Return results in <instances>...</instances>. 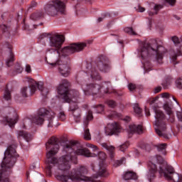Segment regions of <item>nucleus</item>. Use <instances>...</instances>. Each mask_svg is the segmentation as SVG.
Instances as JSON below:
<instances>
[{"label": "nucleus", "mask_w": 182, "mask_h": 182, "mask_svg": "<svg viewBox=\"0 0 182 182\" xmlns=\"http://www.w3.org/2000/svg\"><path fill=\"white\" fill-rule=\"evenodd\" d=\"M65 60L66 58L59 57L55 63H51L50 65L53 66V68L58 67L59 73H60L62 76H64V77H68V76L70 75V67Z\"/></svg>", "instance_id": "11"}, {"label": "nucleus", "mask_w": 182, "mask_h": 182, "mask_svg": "<svg viewBox=\"0 0 182 182\" xmlns=\"http://www.w3.org/2000/svg\"><path fill=\"white\" fill-rule=\"evenodd\" d=\"M48 35L46 33L41 34L40 36V39H43V38H46Z\"/></svg>", "instance_id": "58"}, {"label": "nucleus", "mask_w": 182, "mask_h": 182, "mask_svg": "<svg viewBox=\"0 0 182 182\" xmlns=\"http://www.w3.org/2000/svg\"><path fill=\"white\" fill-rule=\"evenodd\" d=\"M120 133V125L117 122L108 124L105 127V134L107 136H113V134H117Z\"/></svg>", "instance_id": "15"}, {"label": "nucleus", "mask_w": 182, "mask_h": 182, "mask_svg": "<svg viewBox=\"0 0 182 182\" xmlns=\"http://www.w3.org/2000/svg\"><path fill=\"white\" fill-rule=\"evenodd\" d=\"M157 165H156V162L149 161L148 163V172L146 174V177L149 181L151 182L154 178H156V174H157Z\"/></svg>", "instance_id": "14"}, {"label": "nucleus", "mask_w": 182, "mask_h": 182, "mask_svg": "<svg viewBox=\"0 0 182 182\" xmlns=\"http://www.w3.org/2000/svg\"><path fill=\"white\" fill-rule=\"evenodd\" d=\"M146 11V9L144 7L139 6L138 12H144Z\"/></svg>", "instance_id": "56"}, {"label": "nucleus", "mask_w": 182, "mask_h": 182, "mask_svg": "<svg viewBox=\"0 0 182 182\" xmlns=\"http://www.w3.org/2000/svg\"><path fill=\"white\" fill-rule=\"evenodd\" d=\"M107 106L109 107H111L112 109H114V107H116V106H117V104L114 102V100H108L106 102Z\"/></svg>", "instance_id": "36"}, {"label": "nucleus", "mask_w": 182, "mask_h": 182, "mask_svg": "<svg viewBox=\"0 0 182 182\" xmlns=\"http://www.w3.org/2000/svg\"><path fill=\"white\" fill-rule=\"evenodd\" d=\"M134 112L137 114L138 116H141V108L139 106V104H134Z\"/></svg>", "instance_id": "33"}, {"label": "nucleus", "mask_w": 182, "mask_h": 182, "mask_svg": "<svg viewBox=\"0 0 182 182\" xmlns=\"http://www.w3.org/2000/svg\"><path fill=\"white\" fill-rule=\"evenodd\" d=\"M145 114L146 116H150V110L147 107H145Z\"/></svg>", "instance_id": "55"}, {"label": "nucleus", "mask_w": 182, "mask_h": 182, "mask_svg": "<svg viewBox=\"0 0 182 182\" xmlns=\"http://www.w3.org/2000/svg\"><path fill=\"white\" fill-rule=\"evenodd\" d=\"M162 86H164V88L167 89V87H166L164 84H162Z\"/></svg>", "instance_id": "63"}, {"label": "nucleus", "mask_w": 182, "mask_h": 182, "mask_svg": "<svg viewBox=\"0 0 182 182\" xmlns=\"http://www.w3.org/2000/svg\"><path fill=\"white\" fill-rule=\"evenodd\" d=\"M14 70L16 72V73H22L23 68H22L21 64L17 63L14 66Z\"/></svg>", "instance_id": "38"}, {"label": "nucleus", "mask_w": 182, "mask_h": 182, "mask_svg": "<svg viewBox=\"0 0 182 182\" xmlns=\"http://www.w3.org/2000/svg\"><path fill=\"white\" fill-rule=\"evenodd\" d=\"M44 10L50 16H56L58 14H63L65 12V4L60 0H53L45 6Z\"/></svg>", "instance_id": "7"}, {"label": "nucleus", "mask_w": 182, "mask_h": 182, "mask_svg": "<svg viewBox=\"0 0 182 182\" xmlns=\"http://www.w3.org/2000/svg\"><path fill=\"white\" fill-rule=\"evenodd\" d=\"M47 150H50L46 154L47 163L46 173L50 177L52 172L54 171L57 180L62 182H102L99 177H109V171L106 166L100 165V169L97 173L92 176H86L87 174V167L80 166L73 169L72 161H76V156H84V157H96L97 154L90 152L87 148L78 149L79 144L77 141H71L64 146L63 156L59 159L55 157L59 151V145L58 144V138L52 136L46 144Z\"/></svg>", "instance_id": "1"}, {"label": "nucleus", "mask_w": 182, "mask_h": 182, "mask_svg": "<svg viewBox=\"0 0 182 182\" xmlns=\"http://www.w3.org/2000/svg\"><path fill=\"white\" fill-rule=\"evenodd\" d=\"M70 84L68 80H63L58 87V93L63 96L65 102L70 103V110L73 112L75 122L80 121V109H79L77 105V100L79 99V91L76 90H69Z\"/></svg>", "instance_id": "2"}, {"label": "nucleus", "mask_w": 182, "mask_h": 182, "mask_svg": "<svg viewBox=\"0 0 182 182\" xmlns=\"http://www.w3.org/2000/svg\"><path fill=\"white\" fill-rule=\"evenodd\" d=\"M170 55L173 62H174L175 60H177V56H182L181 48L176 49V52L173 50H171Z\"/></svg>", "instance_id": "24"}, {"label": "nucleus", "mask_w": 182, "mask_h": 182, "mask_svg": "<svg viewBox=\"0 0 182 182\" xmlns=\"http://www.w3.org/2000/svg\"><path fill=\"white\" fill-rule=\"evenodd\" d=\"M58 120H60V122H65V120H66V114H65V112H60L58 114Z\"/></svg>", "instance_id": "34"}, {"label": "nucleus", "mask_w": 182, "mask_h": 182, "mask_svg": "<svg viewBox=\"0 0 182 182\" xmlns=\"http://www.w3.org/2000/svg\"><path fill=\"white\" fill-rule=\"evenodd\" d=\"M129 147V143H124L119 146L120 151H126V149Z\"/></svg>", "instance_id": "46"}, {"label": "nucleus", "mask_w": 182, "mask_h": 182, "mask_svg": "<svg viewBox=\"0 0 182 182\" xmlns=\"http://www.w3.org/2000/svg\"><path fill=\"white\" fill-rule=\"evenodd\" d=\"M159 92H161V87H156L154 90V93H159Z\"/></svg>", "instance_id": "53"}, {"label": "nucleus", "mask_w": 182, "mask_h": 182, "mask_svg": "<svg viewBox=\"0 0 182 182\" xmlns=\"http://www.w3.org/2000/svg\"><path fill=\"white\" fill-rule=\"evenodd\" d=\"M86 73L88 76H90L92 80H100L102 79V77H100L99 73L96 71L95 68H92L90 70H87Z\"/></svg>", "instance_id": "18"}, {"label": "nucleus", "mask_w": 182, "mask_h": 182, "mask_svg": "<svg viewBox=\"0 0 182 182\" xmlns=\"http://www.w3.org/2000/svg\"><path fill=\"white\" fill-rule=\"evenodd\" d=\"M171 41L173 42L174 45H176V46L180 45V39L178 38V37H177V36H174L171 38Z\"/></svg>", "instance_id": "43"}, {"label": "nucleus", "mask_w": 182, "mask_h": 182, "mask_svg": "<svg viewBox=\"0 0 182 182\" xmlns=\"http://www.w3.org/2000/svg\"><path fill=\"white\" fill-rule=\"evenodd\" d=\"M162 97H170V94L167 92L162 93Z\"/></svg>", "instance_id": "57"}, {"label": "nucleus", "mask_w": 182, "mask_h": 182, "mask_svg": "<svg viewBox=\"0 0 182 182\" xmlns=\"http://www.w3.org/2000/svg\"><path fill=\"white\" fill-rule=\"evenodd\" d=\"M90 120H93V113L92 111H88V114H87L86 118L84 119L85 126H87Z\"/></svg>", "instance_id": "29"}, {"label": "nucleus", "mask_w": 182, "mask_h": 182, "mask_svg": "<svg viewBox=\"0 0 182 182\" xmlns=\"http://www.w3.org/2000/svg\"><path fill=\"white\" fill-rule=\"evenodd\" d=\"M9 111L10 112V114L12 115L6 117L5 120L8 122L10 127H14L18 122V114H16L15 110L12 108H9Z\"/></svg>", "instance_id": "17"}, {"label": "nucleus", "mask_w": 182, "mask_h": 182, "mask_svg": "<svg viewBox=\"0 0 182 182\" xmlns=\"http://www.w3.org/2000/svg\"><path fill=\"white\" fill-rule=\"evenodd\" d=\"M0 31L3 35H5V36H9V34L11 33V27L6 24H0Z\"/></svg>", "instance_id": "25"}, {"label": "nucleus", "mask_w": 182, "mask_h": 182, "mask_svg": "<svg viewBox=\"0 0 182 182\" xmlns=\"http://www.w3.org/2000/svg\"><path fill=\"white\" fill-rule=\"evenodd\" d=\"M173 100H174L175 102H176V103H178V102H177V100H176L174 97H173Z\"/></svg>", "instance_id": "64"}, {"label": "nucleus", "mask_w": 182, "mask_h": 182, "mask_svg": "<svg viewBox=\"0 0 182 182\" xmlns=\"http://www.w3.org/2000/svg\"><path fill=\"white\" fill-rule=\"evenodd\" d=\"M101 145L104 149H105V150L108 151L110 158L112 159H114V150H115L114 146L112 145H109L106 143H102Z\"/></svg>", "instance_id": "21"}, {"label": "nucleus", "mask_w": 182, "mask_h": 182, "mask_svg": "<svg viewBox=\"0 0 182 182\" xmlns=\"http://www.w3.org/2000/svg\"><path fill=\"white\" fill-rule=\"evenodd\" d=\"M28 92H29V87H24L21 89V93L23 97H28Z\"/></svg>", "instance_id": "37"}, {"label": "nucleus", "mask_w": 182, "mask_h": 182, "mask_svg": "<svg viewBox=\"0 0 182 182\" xmlns=\"http://www.w3.org/2000/svg\"><path fill=\"white\" fill-rule=\"evenodd\" d=\"M160 9H163V5L156 4L153 10L148 11V14L149 16H154V15H157L159 14V11H160Z\"/></svg>", "instance_id": "26"}, {"label": "nucleus", "mask_w": 182, "mask_h": 182, "mask_svg": "<svg viewBox=\"0 0 182 182\" xmlns=\"http://www.w3.org/2000/svg\"><path fill=\"white\" fill-rule=\"evenodd\" d=\"M112 86L110 82H104L102 85L97 83L81 84V87L85 95H99V93H110L109 89Z\"/></svg>", "instance_id": "6"}, {"label": "nucleus", "mask_w": 182, "mask_h": 182, "mask_svg": "<svg viewBox=\"0 0 182 182\" xmlns=\"http://www.w3.org/2000/svg\"><path fill=\"white\" fill-rule=\"evenodd\" d=\"M38 5L36 1H32L30 4V6L28 7V9H31V8H36V6Z\"/></svg>", "instance_id": "51"}, {"label": "nucleus", "mask_w": 182, "mask_h": 182, "mask_svg": "<svg viewBox=\"0 0 182 182\" xmlns=\"http://www.w3.org/2000/svg\"><path fill=\"white\" fill-rule=\"evenodd\" d=\"M98 158L100 159V160H101L102 161H105V160H106V154H105L104 152H99L98 154Z\"/></svg>", "instance_id": "45"}, {"label": "nucleus", "mask_w": 182, "mask_h": 182, "mask_svg": "<svg viewBox=\"0 0 182 182\" xmlns=\"http://www.w3.org/2000/svg\"><path fill=\"white\" fill-rule=\"evenodd\" d=\"M17 136L18 137H23L28 143L32 140V135L24 131H18Z\"/></svg>", "instance_id": "23"}, {"label": "nucleus", "mask_w": 182, "mask_h": 182, "mask_svg": "<svg viewBox=\"0 0 182 182\" xmlns=\"http://www.w3.org/2000/svg\"><path fill=\"white\" fill-rule=\"evenodd\" d=\"M171 122L173 123L174 122V118H171Z\"/></svg>", "instance_id": "61"}, {"label": "nucleus", "mask_w": 182, "mask_h": 182, "mask_svg": "<svg viewBox=\"0 0 182 182\" xmlns=\"http://www.w3.org/2000/svg\"><path fill=\"white\" fill-rule=\"evenodd\" d=\"M87 147H89L90 149H92L93 151H97L98 149L96 145L92 144H87Z\"/></svg>", "instance_id": "47"}, {"label": "nucleus", "mask_w": 182, "mask_h": 182, "mask_svg": "<svg viewBox=\"0 0 182 182\" xmlns=\"http://www.w3.org/2000/svg\"><path fill=\"white\" fill-rule=\"evenodd\" d=\"M42 16H43V11H39L31 14V19L33 21H38V19H41Z\"/></svg>", "instance_id": "28"}, {"label": "nucleus", "mask_w": 182, "mask_h": 182, "mask_svg": "<svg viewBox=\"0 0 182 182\" xmlns=\"http://www.w3.org/2000/svg\"><path fill=\"white\" fill-rule=\"evenodd\" d=\"M4 99H5V100H11V91L8 89V87L5 89Z\"/></svg>", "instance_id": "32"}, {"label": "nucleus", "mask_w": 182, "mask_h": 182, "mask_svg": "<svg viewBox=\"0 0 182 182\" xmlns=\"http://www.w3.org/2000/svg\"><path fill=\"white\" fill-rule=\"evenodd\" d=\"M123 163H126V158L123 157L120 160H117L114 164V167H118V166H122Z\"/></svg>", "instance_id": "40"}, {"label": "nucleus", "mask_w": 182, "mask_h": 182, "mask_svg": "<svg viewBox=\"0 0 182 182\" xmlns=\"http://www.w3.org/2000/svg\"><path fill=\"white\" fill-rule=\"evenodd\" d=\"M36 87L41 92L42 96H48L49 93V90L48 88L43 87V82H36L35 84L30 85V95H33L36 92Z\"/></svg>", "instance_id": "13"}, {"label": "nucleus", "mask_w": 182, "mask_h": 182, "mask_svg": "<svg viewBox=\"0 0 182 182\" xmlns=\"http://www.w3.org/2000/svg\"><path fill=\"white\" fill-rule=\"evenodd\" d=\"M124 31L126 32V33H129V35H136V32L133 31L132 28L127 27L124 29Z\"/></svg>", "instance_id": "42"}, {"label": "nucleus", "mask_w": 182, "mask_h": 182, "mask_svg": "<svg viewBox=\"0 0 182 182\" xmlns=\"http://www.w3.org/2000/svg\"><path fill=\"white\" fill-rule=\"evenodd\" d=\"M6 48L8 49L6 52V65L7 68H10V66L14 65V62H15V55L12 52V46L9 43H6Z\"/></svg>", "instance_id": "16"}, {"label": "nucleus", "mask_w": 182, "mask_h": 182, "mask_svg": "<svg viewBox=\"0 0 182 182\" xmlns=\"http://www.w3.org/2000/svg\"><path fill=\"white\" fill-rule=\"evenodd\" d=\"M25 70L27 73H31V72H32V69L31 68V65L29 64L26 65Z\"/></svg>", "instance_id": "49"}, {"label": "nucleus", "mask_w": 182, "mask_h": 182, "mask_svg": "<svg viewBox=\"0 0 182 182\" xmlns=\"http://www.w3.org/2000/svg\"><path fill=\"white\" fill-rule=\"evenodd\" d=\"M97 67L101 72H107L109 70V65L102 58L97 63Z\"/></svg>", "instance_id": "22"}, {"label": "nucleus", "mask_w": 182, "mask_h": 182, "mask_svg": "<svg viewBox=\"0 0 182 182\" xmlns=\"http://www.w3.org/2000/svg\"><path fill=\"white\" fill-rule=\"evenodd\" d=\"M151 161H154V163H156V161H157L159 164H161L159 166V171H160V167H162V166H168L166 162H164V159L161 156H156V157H153Z\"/></svg>", "instance_id": "27"}, {"label": "nucleus", "mask_w": 182, "mask_h": 182, "mask_svg": "<svg viewBox=\"0 0 182 182\" xmlns=\"http://www.w3.org/2000/svg\"><path fill=\"white\" fill-rule=\"evenodd\" d=\"M119 114H117L115 111H112L110 114H107V117L108 119H113L114 117H119Z\"/></svg>", "instance_id": "41"}, {"label": "nucleus", "mask_w": 182, "mask_h": 182, "mask_svg": "<svg viewBox=\"0 0 182 182\" xmlns=\"http://www.w3.org/2000/svg\"><path fill=\"white\" fill-rule=\"evenodd\" d=\"M16 146H9L4 152V160L0 166V182H11L9 181V174L11 168L15 166L16 159L19 155L16 154Z\"/></svg>", "instance_id": "3"}, {"label": "nucleus", "mask_w": 182, "mask_h": 182, "mask_svg": "<svg viewBox=\"0 0 182 182\" xmlns=\"http://www.w3.org/2000/svg\"><path fill=\"white\" fill-rule=\"evenodd\" d=\"M156 100H157V98L151 99L148 102L149 105H154V103H156Z\"/></svg>", "instance_id": "54"}, {"label": "nucleus", "mask_w": 182, "mask_h": 182, "mask_svg": "<svg viewBox=\"0 0 182 182\" xmlns=\"http://www.w3.org/2000/svg\"><path fill=\"white\" fill-rule=\"evenodd\" d=\"M63 42H65V36L63 35L55 33L49 36L48 46L54 48H47L46 53H52L53 52H56L60 56V53L59 50L60 48H62V45H63Z\"/></svg>", "instance_id": "8"}, {"label": "nucleus", "mask_w": 182, "mask_h": 182, "mask_svg": "<svg viewBox=\"0 0 182 182\" xmlns=\"http://www.w3.org/2000/svg\"><path fill=\"white\" fill-rule=\"evenodd\" d=\"M123 180L129 181V180H137L138 176L134 171H127L122 176Z\"/></svg>", "instance_id": "20"}, {"label": "nucleus", "mask_w": 182, "mask_h": 182, "mask_svg": "<svg viewBox=\"0 0 182 182\" xmlns=\"http://www.w3.org/2000/svg\"><path fill=\"white\" fill-rule=\"evenodd\" d=\"M176 85L178 89H182V77L176 80Z\"/></svg>", "instance_id": "44"}, {"label": "nucleus", "mask_w": 182, "mask_h": 182, "mask_svg": "<svg viewBox=\"0 0 182 182\" xmlns=\"http://www.w3.org/2000/svg\"><path fill=\"white\" fill-rule=\"evenodd\" d=\"M153 110L155 113V119L156 121L154 122V124L156 126L155 127V132L159 137H164V139H168V134L166 133L167 130V124H166V115L160 109L159 106H154Z\"/></svg>", "instance_id": "5"}, {"label": "nucleus", "mask_w": 182, "mask_h": 182, "mask_svg": "<svg viewBox=\"0 0 182 182\" xmlns=\"http://www.w3.org/2000/svg\"><path fill=\"white\" fill-rule=\"evenodd\" d=\"M166 1L168 2L169 5H171V6L176 4V0H166Z\"/></svg>", "instance_id": "52"}, {"label": "nucleus", "mask_w": 182, "mask_h": 182, "mask_svg": "<svg viewBox=\"0 0 182 182\" xmlns=\"http://www.w3.org/2000/svg\"><path fill=\"white\" fill-rule=\"evenodd\" d=\"M2 68H4V63H2V61L0 60V70L1 69H2Z\"/></svg>", "instance_id": "60"}, {"label": "nucleus", "mask_w": 182, "mask_h": 182, "mask_svg": "<svg viewBox=\"0 0 182 182\" xmlns=\"http://www.w3.org/2000/svg\"><path fill=\"white\" fill-rule=\"evenodd\" d=\"M0 2H6V0H0Z\"/></svg>", "instance_id": "62"}, {"label": "nucleus", "mask_w": 182, "mask_h": 182, "mask_svg": "<svg viewBox=\"0 0 182 182\" xmlns=\"http://www.w3.org/2000/svg\"><path fill=\"white\" fill-rule=\"evenodd\" d=\"M105 110V107L102 105H98L94 107V112L95 113H102Z\"/></svg>", "instance_id": "31"}, {"label": "nucleus", "mask_w": 182, "mask_h": 182, "mask_svg": "<svg viewBox=\"0 0 182 182\" xmlns=\"http://www.w3.org/2000/svg\"><path fill=\"white\" fill-rule=\"evenodd\" d=\"M151 44L144 43L139 52L142 59L149 58L151 55H156V60L159 65L163 63V56L166 53V49L161 46L157 45V41L153 40Z\"/></svg>", "instance_id": "4"}, {"label": "nucleus", "mask_w": 182, "mask_h": 182, "mask_svg": "<svg viewBox=\"0 0 182 182\" xmlns=\"http://www.w3.org/2000/svg\"><path fill=\"white\" fill-rule=\"evenodd\" d=\"M158 151H162L163 154H166V149H167V144H161L157 145Z\"/></svg>", "instance_id": "30"}, {"label": "nucleus", "mask_w": 182, "mask_h": 182, "mask_svg": "<svg viewBox=\"0 0 182 182\" xmlns=\"http://www.w3.org/2000/svg\"><path fill=\"white\" fill-rule=\"evenodd\" d=\"M144 68L145 70H149V69H150V63H149V62L144 63Z\"/></svg>", "instance_id": "50"}, {"label": "nucleus", "mask_w": 182, "mask_h": 182, "mask_svg": "<svg viewBox=\"0 0 182 182\" xmlns=\"http://www.w3.org/2000/svg\"><path fill=\"white\" fill-rule=\"evenodd\" d=\"M159 174L164 176L166 180H172L174 182H182V176L174 171V168L171 166H162L160 167Z\"/></svg>", "instance_id": "9"}, {"label": "nucleus", "mask_w": 182, "mask_h": 182, "mask_svg": "<svg viewBox=\"0 0 182 182\" xmlns=\"http://www.w3.org/2000/svg\"><path fill=\"white\" fill-rule=\"evenodd\" d=\"M45 117H47V119L50 120L55 117V112H53L51 109L41 108L38 110V114L35 115L32 118L31 123H34L35 124H43Z\"/></svg>", "instance_id": "10"}, {"label": "nucleus", "mask_w": 182, "mask_h": 182, "mask_svg": "<svg viewBox=\"0 0 182 182\" xmlns=\"http://www.w3.org/2000/svg\"><path fill=\"white\" fill-rule=\"evenodd\" d=\"M86 46H87L86 43H74L68 46L64 47L61 50V53L63 56H68V55H72L75 52H82Z\"/></svg>", "instance_id": "12"}, {"label": "nucleus", "mask_w": 182, "mask_h": 182, "mask_svg": "<svg viewBox=\"0 0 182 182\" xmlns=\"http://www.w3.org/2000/svg\"><path fill=\"white\" fill-rule=\"evenodd\" d=\"M84 139L85 140H91L92 137L90 136V132L89 131V129H85L84 132Z\"/></svg>", "instance_id": "39"}, {"label": "nucleus", "mask_w": 182, "mask_h": 182, "mask_svg": "<svg viewBox=\"0 0 182 182\" xmlns=\"http://www.w3.org/2000/svg\"><path fill=\"white\" fill-rule=\"evenodd\" d=\"M128 89L130 90V92H133V90H135L136 89V85L129 83L128 85Z\"/></svg>", "instance_id": "48"}, {"label": "nucleus", "mask_w": 182, "mask_h": 182, "mask_svg": "<svg viewBox=\"0 0 182 182\" xmlns=\"http://www.w3.org/2000/svg\"><path fill=\"white\" fill-rule=\"evenodd\" d=\"M103 19H105V16L99 17L97 19V22H102L103 21Z\"/></svg>", "instance_id": "59"}, {"label": "nucleus", "mask_w": 182, "mask_h": 182, "mask_svg": "<svg viewBox=\"0 0 182 182\" xmlns=\"http://www.w3.org/2000/svg\"><path fill=\"white\" fill-rule=\"evenodd\" d=\"M164 109L166 112L167 114H168V116H173V110H171V107L168 106V104H165L164 105Z\"/></svg>", "instance_id": "35"}, {"label": "nucleus", "mask_w": 182, "mask_h": 182, "mask_svg": "<svg viewBox=\"0 0 182 182\" xmlns=\"http://www.w3.org/2000/svg\"><path fill=\"white\" fill-rule=\"evenodd\" d=\"M129 133L131 134H134V133L141 134L143 133V127L136 124L129 125Z\"/></svg>", "instance_id": "19"}]
</instances>
